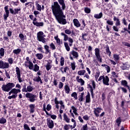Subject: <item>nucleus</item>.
<instances>
[{
	"instance_id": "obj_2",
	"label": "nucleus",
	"mask_w": 130,
	"mask_h": 130,
	"mask_svg": "<svg viewBox=\"0 0 130 130\" xmlns=\"http://www.w3.org/2000/svg\"><path fill=\"white\" fill-rule=\"evenodd\" d=\"M15 87V83L9 82L7 84H3L2 86V91L10 92Z\"/></svg>"
},
{
	"instance_id": "obj_16",
	"label": "nucleus",
	"mask_w": 130,
	"mask_h": 130,
	"mask_svg": "<svg viewBox=\"0 0 130 130\" xmlns=\"http://www.w3.org/2000/svg\"><path fill=\"white\" fill-rule=\"evenodd\" d=\"M16 75L17 76V79L19 82V83H22L23 80L21 79V71H20V68L19 67H16L15 68Z\"/></svg>"
},
{
	"instance_id": "obj_9",
	"label": "nucleus",
	"mask_w": 130,
	"mask_h": 130,
	"mask_svg": "<svg viewBox=\"0 0 130 130\" xmlns=\"http://www.w3.org/2000/svg\"><path fill=\"white\" fill-rule=\"evenodd\" d=\"M126 120V117L125 116L122 117H119L116 119V122L117 123V125L118 127L120 126V124H121V122H123Z\"/></svg>"
},
{
	"instance_id": "obj_40",
	"label": "nucleus",
	"mask_w": 130,
	"mask_h": 130,
	"mask_svg": "<svg viewBox=\"0 0 130 130\" xmlns=\"http://www.w3.org/2000/svg\"><path fill=\"white\" fill-rule=\"evenodd\" d=\"M4 56H5V49H4L3 48H1L0 49V56L3 57Z\"/></svg>"
},
{
	"instance_id": "obj_41",
	"label": "nucleus",
	"mask_w": 130,
	"mask_h": 130,
	"mask_svg": "<svg viewBox=\"0 0 130 130\" xmlns=\"http://www.w3.org/2000/svg\"><path fill=\"white\" fill-rule=\"evenodd\" d=\"M105 20H107L106 23L108 25H109L110 26H113V21H111L109 19H105Z\"/></svg>"
},
{
	"instance_id": "obj_25",
	"label": "nucleus",
	"mask_w": 130,
	"mask_h": 130,
	"mask_svg": "<svg viewBox=\"0 0 130 130\" xmlns=\"http://www.w3.org/2000/svg\"><path fill=\"white\" fill-rule=\"evenodd\" d=\"M63 117V120H64V121H66L67 123H70V122H71V119H70V118L68 117V115H67V114L64 113Z\"/></svg>"
},
{
	"instance_id": "obj_27",
	"label": "nucleus",
	"mask_w": 130,
	"mask_h": 130,
	"mask_svg": "<svg viewBox=\"0 0 130 130\" xmlns=\"http://www.w3.org/2000/svg\"><path fill=\"white\" fill-rule=\"evenodd\" d=\"M103 16V13H102V12H101L99 14H95L94 15V18H95V19H101Z\"/></svg>"
},
{
	"instance_id": "obj_34",
	"label": "nucleus",
	"mask_w": 130,
	"mask_h": 130,
	"mask_svg": "<svg viewBox=\"0 0 130 130\" xmlns=\"http://www.w3.org/2000/svg\"><path fill=\"white\" fill-rule=\"evenodd\" d=\"M32 70L34 72H38V71H39V66L38 64H36L34 65Z\"/></svg>"
},
{
	"instance_id": "obj_37",
	"label": "nucleus",
	"mask_w": 130,
	"mask_h": 130,
	"mask_svg": "<svg viewBox=\"0 0 130 130\" xmlns=\"http://www.w3.org/2000/svg\"><path fill=\"white\" fill-rule=\"evenodd\" d=\"M102 67H105L107 71V73H110V67L107 64H102Z\"/></svg>"
},
{
	"instance_id": "obj_20",
	"label": "nucleus",
	"mask_w": 130,
	"mask_h": 130,
	"mask_svg": "<svg viewBox=\"0 0 130 130\" xmlns=\"http://www.w3.org/2000/svg\"><path fill=\"white\" fill-rule=\"evenodd\" d=\"M85 103H91V95L89 91L87 92V94L85 96Z\"/></svg>"
},
{
	"instance_id": "obj_42",
	"label": "nucleus",
	"mask_w": 130,
	"mask_h": 130,
	"mask_svg": "<svg viewBox=\"0 0 130 130\" xmlns=\"http://www.w3.org/2000/svg\"><path fill=\"white\" fill-rule=\"evenodd\" d=\"M34 88L33 87L29 85L27 86V88H26V92H32V91H33Z\"/></svg>"
},
{
	"instance_id": "obj_57",
	"label": "nucleus",
	"mask_w": 130,
	"mask_h": 130,
	"mask_svg": "<svg viewBox=\"0 0 130 130\" xmlns=\"http://www.w3.org/2000/svg\"><path fill=\"white\" fill-rule=\"evenodd\" d=\"M102 101H104V100H105V99H106V94H105V93L103 92L102 94Z\"/></svg>"
},
{
	"instance_id": "obj_7",
	"label": "nucleus",
	"mask_w": 130,
	"mask_h": 130,
	"mask_svg": "<svg viewBox=\"0 0 130 130\" xmlns=\"http://www.w3.org/2000/svg\"><path fill=\"white\" fill-rule=\"evenodd\" d=\"M69 56L71 60H74V58H76V59H78V57H79V53L76 51L72 50L71 52H70Z\"/></svg>"
},
{
	"instance_id": "obj_1",
	"label": "nucleus",
	"mask_w": 130,
	"mask_h": 130,
	"mask_svg": "<svg viewBox=\"0 0 130 130\" xmlns=\"http://www.w3.org/2000/svg\"><path fill=\"white\" fill-rule=\"evenodd\" d=\"M58 2H54L53 5L51 7V10L58 23L62 24V25H66L67 23V19L64 18H66V16L63 11L67 8L66 3H64V0H58Z\"/></svg>"
},
{
	"instance_id": "obj_22",
	"label": "nucleus",
	"mask_w": 130,
	"mask_h": 130,
	"mask_svg": "<svg viewBox=\"0 0 130 130\" xmlns=\"http://www.w3.org/2000/svg\"><path fill=\"white\" fill-rule=\"evenodd\" d=\"M64 90L66 94H70V92H71V88H70L69 84H66L64 86Z\"/></svg>"
},
{
	"instance_id": "obj_58",
	"label": "nucleus",
	"mask_w": 130,
	"mask_h": 130,
	"mask_svg": "<svg viewBox=\"0 0 130 130\" xmlns=\"http://www.w3.org/2000/svg\"><path fill=\"white\" fill-rule=\"evenodd\" d=\"M64 32L66 34V35H67V34L68 35H71V34H72V31L70 29H66L64 30Z\"/></svg>"
},
{
	"instance_id": "obj_29",
	"label": "nucleus",
	"mask_w": 130,
	"mask_h": 130,
	"mask_svg": "<svg viewBox=\"0 0 130 130\" xmlns=\"http://www.w3.org/2000/svg\"><path fill=\"white\" fill-rule=\"evenodd\" d=\"M77 74L78 76H84V75L86 74V70H80L77 72Z\"/></svg>"
},
{
	"instance_id": "obj_17",
	"label": "nucleus",
	"mask_w": 130,
	"mask_h": 130,
	"mask_svg": "<svg viewBox=\"0 0 130 130\" xmlns=\"http://www.w3.org/2000/svg\"><path fill=\"white\" fill-rule=\"evenodd\" d=\"M101 110H103L101 108L98 107L96 108H94V114L96 117H99V113L101 112Z\"/></svg>"
},
{
	"instance_id": "obj_19",
	"label": "nucleus",
	"mask_w": 130,
	"mask_h": 130,
	"mask_svg": "<svg viewBox=\"0 0 130 130\" xmlns=\"http://www.w3.org/2000/svg\"><path fill=\"white\" fill-rule=\"evenodd\" d=\"M73 22L74 26L76 28H79V27H81V23H80V21H79V20H78V19L77 18L74 19L73 20Z\"/></svg>"
},
{
	"instance_id": "obj_50",
	"label": "nucleus",
	"mask_w": 130,
	"mask_h": 130,
	"mask_svg": "<svg viewBox=\"0 0 130 130\" xmlns=\"http://www.w3.org/2000/svg\"><path fill=\"white\" fill-rule=\"evenodd\" d=\"M87 34H82V40H84V41H87V38H85L86 36H87Z\"/></svg>"
},
{
	"instance_id": "obj_64",
	"label": "nucleus",
	"mask_w": 130,
	"mask_h": 130,
	"mask_svg": "<svg viewBox=\"0 0 130 130\" xmlns=\"http://www.w3.org/2000/svg\"><path fill=\"white\" fill-rule=\"evenodd\" d=\"M64 130H69L70 129V124H65L63 127Z\"/></svg>"
},
{
	"instance_id": "obj_38",
	"label": "nucleus",
	"mask_w": 130,
	"mask_h": 130,
	"mask_svg": "<svg viewBox=\"0 0 130 130\" xmlns=\"http://www.w3.org/2000/svg\"><path fill=\"white\" fill-rule=\"evenodd\" d=\"M0 123L1 124H5V123H7V119L3 117L0 118Z\"/></svg>"
},
{
	"instance_id": "obj_14",
	"label": "nucleus",
	"mask_w": 130,
	"mask_h": 130,
	"mask_svg": "<svg viewBox=\"0 0 130 130\" xmlns=\"http://www.w3.org/2000/svg\"><path fill=\"white\" fill-rule=\"evenodd\" d=\"M10 68V65L9 63L5 62L3 60H0V69L2 70H5V69H9Z\"/></svg>"
},
{
	"instance_id": "obj_23",
	"label": "nucleus",
	"mask_w": 130,
	"mask_h": 130,
	"mask_svg": "<svg viewBox=\"0 0 130 130\" xmlns=\"http://www.w3.org/2000/svg\"><path fill=\"white\" fill-rule=\"evenodd\" d=\"M29 107L30 108V113H34L35 111V104H31L29 105Z\"/></svg>"
},
{
	"instance_id": "obj_60",
	"label": "nucleus",
	"mask_w": 130,
	"mask_h": 130,
	"mask_svg": "<svg viewBox=\"0 0 130 130\" xmlns=\"http://www.w3.org/2000/svg\"><path fill=\"white\" fill-rule=\"evenodd\" d=\"M20 11H21V8L15 9H14V15H17V14H19V12Z\"/></svg>"
},
{
	"instance_id": "obj_8",
	"label": "nucleus",
	"mask_w": 130,
	"mask_h": 130,
	"mask_svg": "<svg viewBox=\"0 0 130 130\" xmlns=\"http://www.w3.org/2000/svg\"><path fill=\"white\" fill-rule=\"evenodd\" d=\"M95 55L99 62H102V56L100 54V50L98 48H96L94 49Z\"/></svg>"
},
{
	"instance_id": "obj_13",
	"label": "nucleus",
	"mask_w": 130,
	"mask_h": 130,
	"mask_svg": "<svg viewBox=\"0 0 130 130\" xmlns=\"http://www.w3.org/2000/svg\"><path fill=\"white\" fill-rule=\"evenodd\" d=\"M47 125L49 127V128L52 129L54 127V122L53 120H51V118H48L47 119Z\"/></svg>"
},
{
	"instance_id": "obj_28",
	"label": "nucleus",
	"mask_w": 130,
	"mask_h": 130,
	"mask_svg": "<svg viewBox=\"0 0 130 130\" xmlns=\"http://www.w3.org/2000/svg\"><path fill=\"white\" fill-rule=\"evenodd\" d=\"M21 51H22V50L20 48H17V49H15L13 51V53H14V54H20L21 53Z\"/></svg>"
},
{
	"instance_id": "obj_33",
	"label": "nucleus",
	"mask_w": 130,
	"mask_h": 130,
	"mask_svg": "<svg viewBox=\"0 0 130 130\" xmlns=\"http://www.w3.org/2000/svg\"><path fill=\"white\" fill-rule=\"evenodd\" d=\"M35 26H36V27H43L44 25V23L43 22H37L36 23L34 24Z\"/></svg>"
},
{
	"instance_id": "obj_56",
	"label": "nucleus",
	"mask_w": 130,
	"mask_h": 130,
	"mask_svg": "<svg viewBox=\"0 0 130 130\" xmlns=\"http://www.w3.org/2000/svg\"><path fill=\"white\" fill-rule=\"evenodd\" d=\"M122 23L125 26H127V22L126 21V19H125V18L122 19Z\"/></svg>"
},
{
	"instance_id": "obj_51",
	"label": "nucleus",
	"mask_w": 130,
	"mask_h": 130,
	"mask_svg": "<svg viewBox=\"0 0 130 130\" xmlns=\"http://www.w3.org/2000/svg\"><path fill=\"white\" fill-rule=\"evenodd\" d=\"M19 37L20 40L22 41H24V40H25V36H24V35H23L22 34H20L19 35Z\"/></svg>"
},
{
	"instance_id": "obj_61",
	"label": "nucleus",
	"mask_w": 130,
	"mask_h": 130,
	"mask_svg": "<svg viewBox=\"0 0 130 130\" xmlns=\"http://www.w3.org/2000/svg\"><path fill=\"white\" fill-rule=\"evenodd\" d=\"M26 83L24 84V85L23 86L22 92H27V88H26Z\"/></svg>"
},
{
	"instance_id": "obj_26",
	"label": "nucleus",
	"mask_w": 130,
	"mask_h": 130,
	"mask_svg": "<svg viewBox=\"0 0 130 130\" xmlns=\"http://www.w3.org/2000/svg\"><path fill=\"white\" fill-rule=\"evenodd\" d=\"M122 66H121L120 68L121 70L124 71L125 70H128V68H127V64L126 63L122 62Z\"/></svg>"
},
{
	"instance_id": "obj_46",
	"label": "nucleus",
	"mask_w": 130,
	"mask_h": 130,
	"mask_svg": "<svg viewBox=\"0 0 130 130\" xmlns=\"http://www.w3.org/2000/svg\"><path fill=\"white\" fill-rule=\"evenodd\" d=\"M50 47L51 50H55V49H56V48L55 47V45H54V44H53V43H51L50 44Z\"/></svg>"
},
{
	"instance_id": "obj_45",
	"label": "nucleus",
	"mask_w": 130,
	"mask_h": 130,
	"mask_svg": "<svg viewBox=\"0 0 130 130\" xmlns=\"http://www.w3.org/2000/svg\"><path fill=\"white\" fill-rule=\"evenodd\" d=\"M60 66L63 67L64 64V58H63V57H61L60 60Z\"/></svg>"
},
{
	"instance_id": "obj_59",
	"label": "nucleus",
	"mask_w": 130,
	"mask_h": 130,
	"mask_svg": "<svg viewBox=\"0 0 130 130\" xmlns=\"http://www.w3.org/2000/svg\"><path fill=\"white\" fill-rule=\"evenodd\" d=\"M120 88L122 90V91L123 92V93H127V89H126V88L121 86H120Z\"/></svg>"
},
{
	"instance_id": "obj_32",
	"label": "nucleus",
	"mask_w": 130,
	"mask_h": 130,
	"mask_svg": "<svg viewBox=\"0 0 130 130\" xmlns=\"http://www.w3.org/2000/svg\"><path fill=\"white\" fill-rule=\"evenodd\" d=\"M43 111H45L46 114L47 115H50V114L47 112V110H46V104L44 103L43 105Z\"/></svg>"
},
{
	"instance_id": "obj_6",
	"label": "nucleus",
	"mask_w": 130,
	"mask_h": 130,
	"mask_svg": "<svg viewBox=\"0 0 130 130\" xmlns=\"http://www.w3.org/2000/svg\"><path fill=\"white\" fill-rule=\"evenodd\" d=\"M61 36H63V40L64 41L69 42L70 46H72L73 45V43H74V40L72 39L71 37H69L68 35H66L64 32L61 33Z\"/></svg>"
},
{
	"instance_id": "obj_24",
	"label": "nucleus",
	"mask_w": 130,
	"mask_h": 130,
	"mask_svg": "<svg viewBox=\"0 0 130 130\" xmlns=\"http://www.w3.org/2000/svg\"><path fill=\"white\" fill-rule=\"evenodd\" d=\"M105 48H106V53L108 54L109 56H111V51H110V49H109V46L107 45Z\"/></svg>"
},
{
	"instance_id": "obj_12",
	"label": "nucleus",
	"mask_w": 130,
	"mask_h": 130,
	"mask_svg": "<svg viewBox=\"0 0 130 130\" xmlns=\"http://www.w3.org/2000/svg\"><path fill=\"white\" fill-rule=\"evenodd\" d=\"M4 10L5 11V14H4V21H7L10 15V11L9 10V6H5L4 7Z\"/></svg>"
},
{
	"instance_id": "obj_18",
	"label": "nucleus",
	"mask_w": 130,
	"mask_h": 130,
	"mask_svg": "<svg viewBox=\"0 0 130 130\" xmlns=\"http://www.w3.org/2000/svg\"><path fill=\"white\" fill-rule=\"evenodd\" d=\"M103 83L106 86H109V77L108 76H104Z\"/></svg>"
},
{
	"instance_id": "obj_31",
	"label": "nucleus",
	"mask_w": 130,
	"mask_h": 130,
	"mask_svg": "<svg viewBox=\"0 0 130 130\" xmlns=\"http://www.w3.org/2000/svg\"><path fill=\"white\" fill-rule=\"evenodd\" d=\"M46 69L47 71H50V70H51V68H52V66H51V63L49 62L47 63L46 66H45Z\"/></svg>"
},
{
	"instance_id": "obj_10",
	"label": "nucleus",
	"mask_w": 130,
	"mask_h": 130,
	"mask_svg": "<svg viewBox=\"0 0 130 130\" xmlns=\"http://www.w3.org/2000/svg\"><path fill=\"white\" fill-rule=\"evenodd\" d=\"M26 61L25 62L24 66L25 67H28L29 70H33V63L31 61V60H29V57H27Z\"/></svg>"
},
{
	"instance_id": "obj_30",
	"label": "nucleus",
	"mask_w": 130,
	"mask_h": 130,
	"mask_svg": "<svg viewBox=\"0 0 130 130\" xmlns=\"http://www.w3.org/2000/svg\"><path fill=\"white\" fill-rule=\"evenodd\" d=\"M45 50H46V54H47V53H51L50 50H49V46L47 45H45L44 46Z\"/></svg>"
},
{
	"instance_id": "obj_49",
	"label": "nucleus",
	"mask_w": 130,
	"mask_h": 130,
	"mask_svg": "<svg viewBox=\"0 0 130 130\" xmlns=\"http://www.w3.org/2000/svg\"><path fill=\"white\" fill-rule=\"evenodd\" d=\"M36 6H37V9L38 11H41L42 10V8H41V5H40L38 3H36Z\"/></svg>"
},
{
	"instance_id": "obj_4",
	"label": "nucleus",
	"mask_w": 130,
	"mask_h": 130,
	"mask_svg": "<svg viewBox=\"0 0 130 130\" xmlns=\"http://www.w3.org/2000/svg\"><path fill=\"white\" fill-rule=\"evenodd\" d=\"M25 97L31 103H34L35 101H37V95L32 93L27 92L25 94Z\"/></svg>"
},
{
	"instance_id": "obj_44",
	"label": "nucleus",
	"mask_w": 130,
	"mask_h": 130,
	"mask_svg": "<svg viewBox=\"0 0 130 130\" xmlns=\"http://www.w3.org/2000/svg\"><path fill=\"white\" fill-rule=\"evenodd\" d=\"M84 12L86 14H90L91 13V9L88 7L84 8Z\"/></svg>"
},
{
	"instance_id": "obj_3",
	"label": "nucleus",
	"mask_w": 130,
	"mask_h": 130,
	"mask_svg": "<svg viewBox=\"0 0 130 130\" xmlns=\"http://www.w3.org/2000/svg\"><path fill=\"white\" fill-rule=\"evenodd\" d=\"M113 21L115 22V25L113 26V30L114 31H115V32H118L119 31V28H118V26H120L121 25V23H120V19L118 18V17H117L115 16H113Z\"/></svg>"
},
{
	"instance_id": "obj_63",
	"label": "nucleus",
	"mask_w": 130,
	"mask_h": 130,
	"mask_svg": "<svg viewBox=\"0 0 130 130\" xmlns=\"http://www.w3.org/2000/svg\"><path fill=\"white\" fill-rule=\"evenodd\" d=\"M63 87V83L61 82H59L58 88L59 89H62Z\"/></svg>"
},
{
	"instance_id": "obj_43",
	"label": "nucleus",
	"mask_w": 130,
	"mask_h": 130,
	"mask_svg": "<svg viewBox=\"0 0 130 130\" xmlns=\"http://www.w3.org/2000/svg\"><path fill=\"white\" fill-rule=\"evenodd\" d=\"M11 90L12 91L13 94H14L13 95H16V97H18V92L16 88H13L11 89Z\"/></svg>"
},
{
	"instance_id": "obj_11",
	"label": "nucleus",
	"mask_w": 130,
	"mask_h": 130,
	"mask_svg": "<svg viewBox=\"0 0 130 130\" xmlns=\"http://www.w3.org/2000/svg\"><path fill=\"white\" fill-rule=\"evenodd\" d=\"M41 73H42V71L39 70L37 72V75L39 76L36 77L35 78L33 79L34 82H37L40 83V84H42L43 82H42V80H41V78L39 76H41Z\"/></svg>"
},
{
	"instance_id": "obj_55",
	"label": "nucleus",
	"mask_w": 130,
	"mask_h": 130,
	"mask_svg": "<svg viewBox=\"0 0 130 130\" xmlns=\"http://www.w3.org/2000/svg\"><path fill=\"white\" fill-rule=\"evenodd\" d=\"M51 108H52V107L49 104L47 105L46 110H47V111H50V110H51Z\"/></svg>"
},
{
	"instance_id": "obj_39",
	"label": "nucleus",
	"mask_w": 130,
	"mask_h": 130,
	"mask_svg": "<svg viewBox=\"0 0 130 130\" xmlns=\"http://www.w3.org/2000/svg\"><path fill=\"white\" fill-rule=\"evenodd\" d=\"M64 45L67 51H70V50H71V48H70V46H69V43L68 42L64 43Z\"/></svg>"
},
{
	"instance_id": "obj_53",
	"label": "nucleus",
	"mask_w": 130,
	"mask_h": 130,
	"mask_svg": "<svg viewBox=\"0 0 130 130\" xmlns=\"http://www.w3.org/2000/svg\"><path fill=\"white\" fill-rule=\"evenodd\" d=\"M112 77H113V78H118V74L114 71L112 72Z\"/></svg>"
},
{
	"instance_id": "obj_48",
	"label": "nucleus",
	"mask_w": 130,
	"mask_h": 130,
	"mask_svg": "<svg viewBox=\"0 0 130 130\" xmlns=\"http://www.w3.org/2000/svg\"><path fill=\"white\" fill-rule=\"evenodd\" d=\"M71 68L73 71H75L76 70V62H73L71 63Z\"/></svg>"
},
{
	"instance_id": "obj_15",
	"label": "nucleus",
	"mask_w": 130,
	"mask_h": 130,
	"mask_svg": "<svg viewBox=\"0 0 130 130\" xmlns=\"http://www.w3.org/2000/svg\"><path fill=\"white\" fill-rule=\"evenodd\" d=\"M12 32L11 30H8L7 31V36L5 34L3 36V39L4 41H7V42H10V39L9 37H11L12 36Z\"/></svg>"
},
{
	"instance_id": "obj_35",
	"label": "nucleus",
	"mask_w": 130,
	"mask_h": 130,
	"mask_svg": "<svg viewBox=\"0 0 130 130\" xmlns=\"http://www.w3.org/2000/svg\"><path fill=\"white\" fill-rule=\"evenodd\" d=\"M54 103L55 105V108L56 109H59V106L58 105V101H57V98H55L54 99Z\"/></svg>"
},
{
	"instance_id": "obj_47",
	"label": "nucleus",
	"mask_w": 130,
	"mask_h": 130,
	"mask_svg": "<svg viewBox=\"0 0 130 130\" xmlns=\"http://www.w3.org/2000/svg\"><path fill=\"white\" fill-rule=\"evenodd\" d=\"M71 97H74V99H76V100H77V99H78V94H77V92H73L71 94Z\"/></svg>"
},
{
	"instance_id": "obj_21",
	"label": "nucleus",
	"mask_w": 130,
	"mask_h": 130,
	"mask_svg": "<svg viewBox=\"0 0 130 130\" xmlns=\"http://www.w3.org/2000/svg\"><path fill=\"white\" fill-rule=\"evenodd\" d=\"M76 81L78 83H81V86H84L85 85V81L82 78H80V76L76 77Z\"/></svg>"
},
{
	"instance_id": "obj_62",
	"label": "nucleus",
	"mask_w": 130,
	"mask_h": 130,
	"mask_svg": "<svg viewBox=\"0 0 130 130\" xmlns=\"http://www.w3.org/2000/svg\"><path fill=\"white\" fill-rule=\"evenodd\" d=\"M8 62H9L10 64H13L14 60H13V58L10 57V58H8Z\"/></svg>"
},
{
	"instance_id": "obj_36",
	"label": "nucleus",
	"mask_w": 130,
	"mask_h": 130,
	"mask_svg": "<svg viewBox=\"0 0 130 130\" xmlns=\"http://www.w3.org/2000/svg\"><path fill=\"white\" fill-rule=\"evenodd\" d=\"M36 57H37L38 59L41 60L43 58V54L42 53H37L36 55Z\"/></svg>"
},
{
	"instance_id": "obj_5",
	"label": "nucleus",
	"mask_w": 130,
	"mask_h": 130,
	"mask_svg": "<svg viewBox=\"0 0 130 130\" xmlns=\"http://www.w3.org/2000/svg\"><path fill=\"white\" fill-rule=\"evenodd\" d=\"M44 37H45V35H44L43 31H39L37 34V38L38 41L42 42V43H45L46 42V39Z\"/></svg>"
},
{
	"instance_id": "obj_52",
	"label": "nucleus",
	"mask_w": 130,
	"mask_h": 130,
	"mask_svg": "<svg viewBox=\"0 0 130 130\" xmlns=\"http://www.w3.org/2000/svg\"><path fill=\"white\" fill-rule=\"evenodd\" d=\"M89 128H88V124H86L82 126V127L81 128V130H88Z\"/></svg>"
},
{
	"instance_id": "obj_54",
	"label": "nucleus",
	"mask_w": 130,
	"mask_h": 130,
	"mask_svg": "<svg viewBox=\"0 0 130 130\" xmlns=\"http://www.w3.org/2000/svg\"><path fill=\"white\" fill-rule=\"evenodd\" d=\"M99 76H100V72H96L95 75L94 76V78H95L96 81H97L98 80V78H99Z\"/></svg>"
}]
</instances>
